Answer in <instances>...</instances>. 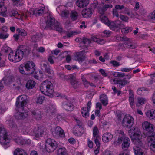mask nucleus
Instances as JSON below:
<instances>
[{
	"mask_svg": "<svg viewBox=\"0 0 155 155\" xmlns=\"http://www.w3.org/2000/svg\"><path fill=\"white\" fill-rule=\"evenodd\" d=\"M8 10L7 11V7L4 5H0V15L6 17L8 16Z\"/></svg>",
	"mask_w": 155,
	"mask_h": 155,
	"instance_id": "5701e85b",
	"label": "nucleus"
},
{
	"mask_svg": "<svg viewBox=\"0 0 155 155\" xmlns=\"http://www.w3.org/2000/svg\"><path fill=\"white\" fill-rule=\"evenodd\" d=\"M43 133V130L39 127L35 128L34 129L32 132L29 133L30 134L35 136L36 137H41Z\"/></svg>",
	"mask_w": 155,
	"mask_h": 155,
	"instance_id": "a211bd4d",
	"label": "nucleus"
},
{
	"mask_svg": "<svg viewBox=\"0 0 155 155\" xmlns=\"http://www.w3.org/2000/svg\"><path fill=\"white\" fill-rule=\"evenodd\" d=\"M148 145L151 150L155 152V133H153L147 137Z\"/></svg>",
	"mask_w": 155,
	"mask_h": 155,
	"instance_id": "f8f14e48",
	"label": "nucleus"
},
{
	"mask_svg": "<svg viewBox=\"0 0 155 155\" xmlns=\"http://www.w3.org/2000/svg\"><path fill=\"white\" fill-rule=\"evenodd\" d=\"M45 21L46 25V27L50 29H53L57 21L51 15H49L45 18Z\"/></svg>",
	"mask_w": 155,
	"mask_h": 155,
	"instance_id": "9d476101",
	"label": "nucleus"
},
{
	"mask_svg": "<svg viewBox=\"0 0 155 155\" xmlns=\"http://www.w3.org/2000/svg\"><path fill=\"white\" fill-rule=\"evenodd\" d=\"M14 141L18 144H23L25 140L23 139L21 137H17L14 139Z\"/></svg>",
	"mask_w": 155,
	"mask_h": 155,
	"instance_id": "4c0bfd02",
	"label": "nucleus"
},
{
	"mask_svg": "<svg viewBox=\"0 0 155 155\" xmlns=\"http://www.w3.org/2000/svg\"><path fill=\"white\" fill-rule=\"evenodd\" d=\"M129 16L130 18H133L135 17L137 14V13H133L132 12H130L128 11V10L127 12L126 13Z\"/></svg>",
	"mask_w": 155,
	"mask_h": 155,
	"instance_id": "69168bd1",
	"label": "nucleus"
},
{
	"mask_svg": "<svg viewBox=\"0 0 155 155\" xmlns=\"http://www.w3.org/2000/svg\"><path fill=\"white\" fill-rule=\"evenodd\" d=\"M135 146L133 147L134 150L135 155H144V153L142 151L141 147L143 146V143L141 144H134Z\"/></svg>",
	"mask_w": 155,
	"mask_h": 155,
	"instance_id": "6ab92c4d",
	"label": "nucleus"
},
{
	"mask_svg": "<svg viewBox=\"0 0 155 155\" xmlns=\"http://www.w3.org/2000/svg\"><path fill=\"white\" fill-rule=\"evenodd\" d=\"M24 67L26 71L28 72V74H32L35 69V64L32 61H27L25 64Z\"/></svg>",
	"mask_w": 155,
	"mask_h": 155,
	"instance_id": "ddd939ff",
	"label": "nucleus"
},
{
	"mask_svg": "<svg viewBox=\"0 0 155 155\" xmlns=\"http://www.w3.org/2000/svg\"><path fill=\"white\" fill-rule=\"evenodd\" d=\"M81 78L85 87L87 88L89 86V82L86 80L84 75L81 74Z\"/></svg>",
	"mask_w": 155,
	"mask_h": 155,
	"instance_id": "ea45409f",
	"label": "nucleus"
},
{
	"mask_svg": "<svg viewBox=\"0 0 155 155\" xmlns=\"http://www.w3.org/2000/svg\"><path fill=\"white\" fill-rule=\"evenodd\" d=\"M120 19L123 21H124L125 22H128L129 19L128 17L121 15H120Z\"/></svg>",
	"mask_w": 155,
	"mask_h": 155,
	"instance_id": "052dcab7",
	"label": "nucleus"
},
{
	"mask_svg": "<svg viewBox=\"0 0 155 155\" xmlns=\"http://www.w3.org/2000/svg\"><path fill=\"white\" fill-rule=\"evenodd\" d=\"M124 26L121 28V31L122 32H124L125 33H127L128 32H131L132 30V28L131 27H126L125 28H124Z\"/></svg>",
	"mask_w": 155,
	"mask_h": 155,
	"instance_id": "49530a36",
	"label": "nucleus"
},
{
	"mask_svg": "<svg viewBox=\"0 0 155 155\" xmlns=\"http://www.w3.org/2000/svg\"><path fill=\"white\" fill-rule=\"evenodd\" d=\"M78 14L75 11H71L70 14V17L72 21H74L77 20L78 18Z\"/></svg>",
	"mask_w": 155,
	"mask_h": 155,
	"instance_id": "72a5a7b5",
	"label": "nucleus"
},
{
	"mask_svg": "<svg viewBox=\"0 0 155 155\" xmlns=\"http://www.w3.org/2000/svg\"><path fill=\"white\" fill-rule=\"evenodd\" d=\"M31 50L28 47L23 45H20L15 52L12 51L8 55L9 61L16 62L19 61L24 56L28 55Z\"/></svg>",
	"mask_w": 155,
	"mask_h": 155,
	"instance_id": "f03ea898",
	"label": "nucleus"
},
{
	"mask_svg": "<svg viewBox=\"0 0 155 155\" xmlns=\"http://www.w3.org/2000/svg\"><path fill=\"white\" fill-rule=\"evenodd\" d=\"M3 80L4 81V84L7 85L10 84V83L12 81V78L11 77H5L3 78Z\"/></svg>",
	"mask_w": 155,
	"mask_h": 155,
	"instance_id": "a19ab883",
	"label": "nucleus"
},
{
	"mask_svg": "<svg viewBox=\"0 0 155 155\" xmlns=\"http://www.w3.org/2000/svg\"><path fill=\"white\" fill-rule=\"evenodd\" d=\"M140 133L139 129L136 127H134L133 128L130 129L129 130V135L134 144H137L139 143L140 144H141Z\"/></svg>",
	"mask_w": 155,
	"mask_h": 155,
	"instance_id": "20e7f679",
	"label": "nucleus"
},
{
	"mask_svg": "<svg viewBox=\"0 0 155 155\" xmlns=\"http://www.w3.org/2000/svg\"><path fill=\"white\" fill-rule=\"evenodd\" d=\"M14 155H28L26 152L24 150L18 148L16 149L14 152Z\"/></svg>",
	"mask_w": 155,
	"mask_h": 155,
	"instance_id": "c756f323",
	"label": "nucleus"
},
{
	"mask_svg": "<svg viewBox=\"0 0 155 155\" xmlns=\"http://www.w3.org/2000/svg\"><path fill=\"white\" fill-rule=\"evenodd\" d=\"M21 131H22L24 135H27V134H29L30 132H32L34 129H33L32 130H31V131L28 130L29 128H28L26 126H22L20 128Z\"/></svg>",
	"mask_w": 155,
	"mask_h": 155,
	"instance_id": "f704fd0d",
	"label": "nucleus"
},
{
	"mask_svg": "<svg viewBox=\"0 0 155 155\" xmlns=\"http://www.w3.org/2000/svg\"><path fill=\"white\" fill-rule=\"evenodd\" d=\"M89 3V0H78L76 2L77 5L80 8H83L87 6Z\"/></svg>",
	"mask_w": 155,
	"mask_h": 155,
	"instance_id": "4be33fe9",
	"label": "nucleus"
},
{
	"mask_svg": "<svg viewBox=\"0 0 155 155\" xmlns=\"http://www.w3.org/2000/svg\"><path fill=\"white\" fill-rule=\"evenodd\" d=\"M82 42L85 45L87 46L91 43V40L88 38L84 37L83 38Z\"/></svg>",
	"mask_w": 155,
	"mask_h": 155,
	"instance_id": "3c124183",
	"label": "nucleus"
},
{
	"mask_svg": "<svg viewBox=\"0 0 155 155\" xmlns=\"http://www.w3.org/2000/svg\"><path fill=\"white\" fill-rule=\"evenodd\" d=\"M53 29H55L56 31L59 32H62L63 31V29L61 25H60L59 23L56 21L55 25H54V27Z\"/></svg>",
	"mask_w": 155,
	"mask_h": 155,
	"instance_id": "a18cd8bd",
	"label": "nucleus"
},
{
	"mask_svg": "<svg viewBox=\"0 0 155 155\" xmlns=\"http://www.w3.org/2000/svg\"><path fill=\"white\" fill-rule=\"evenodd\" d=\"M51 133L55 138H59L65 137V133L64 130L59 126H57L51 129Z\"/></svg>",
	"mask_w": 155,
	"mask_h": 155,
	"instance_id": "1a4fd4ad",
	"label": "nucleus"
},
{
	"mask_svg": "<svg viewBox=\"0 0 155 155\" xmlns=\"http://www.w3.org/2000/svg\"><path fill=\"white\" fill-rule=\"evenodd\" d=\"M35 84V81L29 80H28L26 84V87L28 89H31L33 88Z\"/></svg>",
	"mask_w": 155,
	"mask_h": 155,
	"instance_id": "7c9ffc66",
	"label": "nucleus"
},
{
	"mask_svg": "<svg viewBox=\"0 0 155 155\" xmlns=\"http://www.w3.org/2000/svg\"><path fill=\"white\" fill-rule=\"evenodd\" d=\"M31 39L32 41L35 42L37 40H39V37L37 34H36L32 36L31 37Z\"/></svg>",
	"mask_w": 155,
	"mask_h": 155,
	"instance_id": "774afa93",
	"label": "nucleus"
},
{
	"mask_svg": "<svg viewBox=\"0 0 155 155\" xmlns=\"http://www.w3.org/2000/svg\"><path fill=\"white\" fill-rule=\"evenodd\" d=\"M27 102V97L25 95L19 96L16 99L15 103L16 112L15 114V117L16 119H23L28 117V113L24 109Z\"/></svg>",
	"mask_w": 155,
	"mask_h": 155,
	"instance_id": "f257e3e1",
	"label": "nucleus"
},
{
	"mask_svg": "<svg viewBox=\"0 0 155 155\" xmlns=\"http://www.w3.org/2000/svg\"><path fill=\"white\" fill-rule=\"evenodd\" d=\"M62 107L64 109L68 111H72L74 108L73 105L69 102L66 104H63Z\"/></svg>",
	"mask_w": 155,
	"mask_h": 155,
	"instance_id": "cd10ccee",
	"label": "nucleus"
},
{
	"mask_svg": "<svg viewBox=\"0 0 155 155\" xmlns=\"http://www.w3.org/2000/svg\"><path fill=\"white\" fill-rule=\"evenodd\" d=\"M58 155H67V152L66 149L64 147L59 148L58 150Z\"/></svg>",
	"mask_w": 155,
	"mask_h": 155,
	"instance_id": "e433bc0d",
	"label": "nucleus"
},
{
	"mask_svg": "<svg viewBox=\"0 0 155 155\" xmlns=\"http://www.w3.org/2000/svg\"><path fill=\"white\" fill-rule=\"evenodd\" d=\"M124 46L127 48L132 49H134L136 48L134 45L128 42H125L124 44Z\"/></svg>",
	"mask_w": 155,
	"mask_h": 155,
	"instance_id": "864d4df0",
	"label": "nucleus"
},
{
	"mask_svg": "<svg viewBox=\"0 0 155 155\" xmlns=\"http://www.w3.org/2000/svg\"><path fill=\"white\" fill-rule=\"evenodd\" d=\"M101 126L104 129H107L109 128L110 124L108 122L104 121L101 123Z\"/></svg>",
	"mask_w": 155,
	"mask_h": 155,
	"instance_id": "603ef678",
	"label": "nucleus"
},
{
	"mask_svg": "<svg viewBox=\"0 0 155 155\" xmlns=\"http://www.w3.org/2000/svg\"><path fill=\"white\" fill-rule=\"evenodd\" d=\"M45 11V8L44 6L40 7L34 10L33 8H31L29 10L28 13L30 15H34L36 16H40L42 15Z\"/></svg>",
	"mask_w": 155,
	"mask_h": 155,
	"instance_id": "9b49d317",
	"label": "nucleus"
},
{
	"mask_svg": "<svg viewBox=\"0 0 155 155\" xmlns=\"http://www.w3.org/2000/svg\"><path fill=\"white\" fill-rule=\"evenodd\" d=\"M99 17L100 20L102 22L104 23L107 25L109 24V22L110 21H109V20H108L107 17L104 14L100 15H99Z\"/></svg>",
	"mask_w": 155,
	"mask_h": 155,
	"instance_id": "2f4dec72",
	"label": "nucleus"
},
{
	"mask_svg": "<svg viewBox=\"0 0 155 155\" xmlns=\"http://www.w3.org/2000/svg\"><path fill=\"white\" fill-rule=\"evenodd\" d=\"M71 84L74 89H77L79 87L78 82L77 80L74 82H72Z\"/></svg>",
	"mask_w": 155,
	"mask_h": 155,
	"instance_id": "5fc2aeb1",
	"label": "nucleus"
},
{
	"mask_svg": "<svg viewBox=\"0 0 155 155\" xmlns=\"http://www.w3.org/2000/svg\"><path fill=\"white\" fill-rule=\"evenodd\" d=\"M130 143V140L128 137H125L124 138L122 145L123 149L124 150L127 149L129 146Z\"/></svg>",
	"mask_w": 155,
	"mask_h": 155,
	"instance_id": "bb28decb",
	"label": "nucleus"
},
{
	"mask_svg": "<svg viewBox=\"0 0 155 155\" xmlns=\"http://www.w3.org/2000/svg\"><path fill=\"white\" fill-rule=\"evenodd\" d=\"M98 130L97 127V126H95L93 128V136L94 137H95L98 133Z\"/></svg>",
	"mask_w": 155,
	"mask_h": 155,
	"instance_id": "680f3d73",
	"label": "nucleus"
},
{
	"mask_svg": "<svg viewBox=\"0 0 155 155\" xmlns=\"http://www.w3.org/2000/svg\"><path fill=\"white\" fill-rule=\"evenodd\" d=\"M76 74H71L66 76V79L70 80V83L74 82L77 80Z\"/></svg>",
	"mask_w": 155,
	"mask_h": 155,
	"instance_id": "473e14b6",
	"label": "nucleus"
},
{
	"mask_svg": "<svg viewBox=\"0 0 155 155\" xmlns=\"http://www.w3.org/2000/svg\"><path fill=\"white\" fill-rule=\"evenodd\" d=\"M32 114L33 117L36 118H40L41 117V112L38 110L32 111Z\"/></svg>",
	"mask_w": 155,
	"mask_h": 155,
	"instance_id": "79ce46f5",
	"label": "nucleus"
},
{
	"mask_svg": "<svg viewBox=\"0 0 155 155\" xmlns=\"http://www.w3.org/2000/svg\"><path fill=\"white\" fill-rule=\"evenodd\" d=\"M110 63L114 67H118L120 65L119 62L116 61H110Z\"/></svg>",
	"mask_w": 155,
	"mask_h": 155,
	"instance_id": "4d7b16f0",
	"label": "nucleus"
},
{
	"mask_svg": "<svg viewBox=\"0 0 155 155\" xmlns=\"http://www.w3.org/2000/svg\"><path fill=\"white\" fill-rule=\"evenodd\" d=\"M142 126L144 130L149 133H152L154 131L153 125L147 121H145L143 123Z\"/></svg>",
	"mask_w": 155,
	"mask_h": 155,
	"instance_id": "dca6fc26",
	"label": "nucleus"
},
{
	"mask_svg": "<svg viewBox=\"0 0 155 155\" xmlns=\"http://www.w3.org/2000/svg\"><path fill=\"white\" fill-rule=\"evenodd\" d=\"M9 36V34L8 33H0V39H5L7 38Z\"/></svg>",
	"mask_w": 155,
	"mask_h": 155,
	"instance_id": "6e6d98bb",
	"label": "nucleus"
},
{
	"mask_svg": "<svg viewBox=\"0 0 155 155\" xmlns=\"http://www.w3.org/2000/svg\"><path fill=\"white\" fill-rule=\"evenodd\" d=\"M75 60L79 62L83 61L85 59V56L83 54L82 51L77 52L75 55Z\"/></svg>",
	"mask_w": 155,
	"mask_h": 155,
	"instance_id": "b1692460",
	"label": "nucleus"
},
{
	"mask_svg": "<svg viewBox=\"0 0 155 155\" xmlns=\"http://www.w3.org/2000/svg\"><path fill=\"white\" fill-rule=\"evenodd\" d=\"M129 82V81L126 80V78H124L123 80H121L120 79H119L118 84L119 85L120 87H123L127 83H128Z\"/></svg>",
	"mask_w": 155,
	"mask_h": 155,
	"instance_id": "58836bf2",
	"label": "nucleus"
},
{
	"mask_svg": "<svg viewBox=\"0 0 155 155\" xmlns=\"http://www.w3.org/2000/svg\"><path fill=\"white\" fill-rule=\"evenodd\" d=\"M9 49L10 48L9 47L6 45H4L3 47L2 50L3 52L7 53Z\"/></svg>",
	"mask_w": 155,
	"mask_h": 155,
	"instance_id": "338daca9",
	"label": "nucleus"
},
{
	"mask_svg": "<svg viewBox=\"0 0 155 155\" xmlns=\"http://www.w3.org/2000/svg\"><path fill=\"white\" fill-rule=\"evenodd\" d=\"M113 15L114 17H116L117 18H118L119 15L118 12L116 9L114 8L113 9Z\"/></svg>",
	"mask_w": 155,
	"mask_h": 155,
	"instance_id": "e2e57ef3",
	"label": "nucleus"
},
{
	"mask_svg": "<svg viewBox=\"0 0 155 155\" xmlns=\"http://www.w3.org/2000/svg\"><path fill=\"white\" fill-rule=\"evenodd\" d=\"M107 25L109 26L111 29L112 30L114 29L115 28H121L124 26V25L119 20L110 22L109 21V24Z\"/></svg>",
	"mask_w": 155,
	"mask_h": 155,
	"instance_id": "2eb2a0df",
	"label": "nucleus"
},
{
	"mask_svg": "<svg viewBox=\"0 0 155 155\" xmlns=\"http://www.w3.org/2000/svg\"><path fill=\"white\" fill-rule=\"evenodd\" d=\"M147 91V89L145 88H139L137 90V93L139 95H143Z\"/></svg>",
	"mask_w": 155,
	"mask_h": 155,
	"instance_id": "c03bdc74",
	"label": "nucleus"
},
{
	"mask_svg": "<svg viewBox=\"0 0 155 155\" xmlns=\"http://www.w3.org/2000/svg\"><path fill=\"white\" fill-rule=\"evenodd\" d=\"M149 18L152 20H155V10L152 12L149 15Z\"/></svg>",
	"mask_w": 155,
	"mask_h": 155,
	"instance_id": "0e129e2a",
	"label": "nucleus"
},
{
	"mask_svg": "<svg viewBox=\"0 0 155 155\" xmlns=\"http://www.w3.org/2000/svg\"><path fill=\"white\" fill-rule=\"evenodd\" d=\"M40 90L43 94L51 96L54 91L53 84L51 81H45L41 83L40 87Z\"/></svg>",
	"mask_w": 155,
	"mask_h": 155,
	"instance_id": "7ed1b4c3",
	"label": "nucleus"
},
{
	"mask_svg": "<svg viewBox=\"0 0 155 155\" xmlns=\"http://www.w3.org/2000/svg\"><path fill=\"white\" fill-rule=\"evenodd\" d=\"M134 120L133 117L127 114L124 115L121 121L122 126L124 128H130L134 124Z\"/></svg>",
	"mask_w": 155,
	"mask_h": 155,
	"instance_id": "0eeeda50",
	"label": "nucleus"
},
{
	"mask_svg": "<svg viewBox=\"0 0 155 155\" xmlns=\"http://www.w3.org/2000/svg\"><path fill=\"white\" fill-rule=\"evenodd\" d=\"M103 35L105 37H108L110 36L111 32L109 30H105L103 32Z\"/></svg>",
	"mask_w": 155,
	"mask_h": 155,
	"instance_id": "bf43d9fd",
	"label": "nucleus"
},
{
	"mask_svg": "<svg viewBox=\"0 0 155 155\" xmlns=\"http://www.w3.org/2000/svg\"><path fill=\"white\" fill-rule=\"evenodd\" d=\"M112 2V0H103L102 3L97 7L98 12L100 15L104 14L108 8H111L113 7Z\"/></svg>",
	"mask_w": 155,
	"mask_h": 155,
	"instance_id": "423d86ee",
	"label": "nucleus"
},
{
	"mask_svg": "<svg viewBox=\"0 0 155 155\" xmlns=\"http://www.w3.org/2000/svg\"><path fill=\"white\" fill-rule=\"evenodd\" d=\"M93 12L92 8H88L84 9L82 12V14L83 16L86 18H89L92 15Z\"/></svg>",
	"mask_w": 155,
	"mask_h": 155,
	"instance_id": "412c9836",
	"label": "nucleus"
},
{
	"mask_svg": "<svg viewBox=\"0 0 155 155\" xmlns=\"http://www.w3.org/2000/svg\"><path fill=\"white\" fill-rule=\"evenodd\" d=\"M91 104V101H89L87 103L86 106L84 107L81 109V114L83 117L87 118L89 117Z\"/></svg>",
	"mask_w": 155,
	"mask_h": 155,
	"instance_id": "4468645a",
	"label": "nucleus"
},
{
	"mask_svg": "<svg viewBox=\"0 0 155 155\" xmlns=\"http://www.w3.org/2000/svg\"><path fill=\"white\" fill-rule=\"evenodd\" d=\"M57 147L58 144L54 140L51 138H48L47 140L45 148L47 152L50 153L53 152Z\"/></svg>",
	"mask_w": 155,
	"mask_h": 155,
	"instance_id": "6e6552de",
	"label": "nucleus"
},
{
	"mask_svg": "<svg viewBox=\"0 0 155 155\" xmlns=\"http://www.w3.org/2000/svg\"><path fill=\"white\" fill-rule=\"evenodd\" d=\"M8 16L11 17L14 16L18 19H22L24 18H26L27 17L26 15L23 14H20L18 13L17 11L15 10H12L11 11L8 10Z\"/></svg>",
	"mask_w": 155,
	"mask_h": 155,
	"instance_id": "f3484780",
	"label": "nucleus"
},
{
	"mask_svg": "<svg viewBox=\"0 0 155 155\" xmlns=\"http://www.w3.org/2000/svg\"><path fill=\"white\" fill-rule=\"evenodd\" d=\"M78 34L76 31H70L66 32V35L68 37H71L77 35Z\"/></svg>",
	"mask_w": 155,
	"mask_h": 155,
	"instance_id": "8fccbe9b",
	"label": "nucleus"
},
{
	"mask_svg": "<svg viewBox=\"0 0 155 155\" xmlns=\"http://www.w3.org/2000/svg\"><path fill=\"white\" fill-rule=\"evenodd\" d=\"M16 30L19 33V35L22 36H25L27 35L26 32L24 29L18 28L16 29Z\"/></svg>",
	"mask_w": 155,
	"mask_h": 155,
	"instance_id": "09e8293b",
	"label": "nucleus"
},
{
	"mask_svg": "<svg viewBox=\"0 0 155 155\" xmlns=\"http://www.w3.org/2000/svg\"><path fill=\"white\" fill-rule=\"evenodd\" d=\"M45 97L44 96H41L37 98L36 102L37 104H42L43 101L45 100Z\"/></svg>",
	"mask_w": 155,
	"mask_h": 155,
	"instance_id": "de8ad7c7",
	"label": "nucleus"
},
{
	"mask_svg": "<svg viewBox=\"0 0 155 155\" xmlns=\"http://www.w3.org/2000/svg\"><path fill=\"white\" fill-rule=\"evenodd\" d=\"M61 16L64 17H68V16L69 12L67 11H63L61 13Z\"/></svg>",
	"mask_w": 155,
	"mask_h": 155,
	"instance_id": "13d9d810",
	"label": "nucleus"
},
{
	"mask_svg": "<svg viewBox=\"0 0 155 155\" xmlns=\"http://www.w3.org/2000/svg\"><path fill=\"white\" fill-rule=\"evenodd\" d=\"M117 10L120 11V12L123 13H127L128 11V8L124 6L123 5H115V8Z\"/></svg>",
	"mask_w": 155,
	"mask_h": 155,
	"instance_id": "393cba45",
	"label": "nucleus"
},
{
	"mask_svg": "<svg viewBox=\"0 0 155 155\" xmlns=\"http://www.w3.org/2000/svg\"><path fill=\"white\" fill-rule=\"evenodd\" d=\"M138 103L136 104L137 106H140V105L144 104L146 101V100L145 98L142 97H139L137 99Z\"/></svg>",
	"mask_w": 155,
	"mask_h": 155,
	"instance_id": "37998d69",
	"label": "nucleus"
},
{
	"mask_svg": "<svg viewBox=\"0 0 155 155\" xmlns=\"http://www.w3.org/2000/svg\"><path fill=\"white\" fill-rule=\"evenodd\" d=\"M113 137L112 134L109 132L104 133L102 137V140L104 142H108L110 141Z\"/></svg>",
	"mask_w": 155,
	"mask_h": 155,
	"instance_id": "aec40b11",
	"label": "nucleus"
},
{
	"mask_svg": "<svg viewBox=\"0 0 155 155\" xmlns=\"http://www.w3.org/2000/svg\"><path fill=\"white\" fill-rule=\"evenodd\" d=\"M146 115L150 120L154 119L155 118V110L153 109L148 110L146 112Z\"/></svg>",
	"mask_w": 155,
	"mask_h": 155,
	"instance_id": "a878e982",
	"label": "nucleus"
},
{
	"mask_svg": "<svg viewBox=\"0 0 155 155\" xmlns=\"http://www.w3.org/2000/svg\"><path fill=\"white\" fill-rule=\"evenodd\" d=\"M100 98L101 101L104 105L106 106L108 104V99L106 94H101L100 96Z\"/></svg>",
	"mask_w": 155,
	"mask_h": 155,
	"instance_id": "c85d7f7f",
	"label": "nucleus"
},
{
	"mask_svg": "<svg viewBox=\"0 0 155 155\" xmlns=\"http://www.w3.org/2000/svg\"><path fill=\"white\" fill-rule=\"evenodd\" d=\"M10 142V139L8 138L7 130L4 125L0 124V144L4 145L5 147V146L8 145Z\"/></svg>",
	"mask_w": 155,
	"mask_h": 155,
	"instance_id": "39448f33",
	"label": "nucleus"
},
{
	"mask_svg": "<svg viewBox=\"0 0 155 155\" xmlns=\"http://www.w3.org/2000/svg\"><path fill=\"white\" fill-rule=\"evenodd\" d=\"M7 124L11 127H13L15 126V124L13 121V119L10 117H8L6 120Z\"/></svg>",
	"mask_w": 155,
	"mask_h": 155,
	"instance_id": "c9c22d12",
	"label": "nucleus"
}]
</instances>
